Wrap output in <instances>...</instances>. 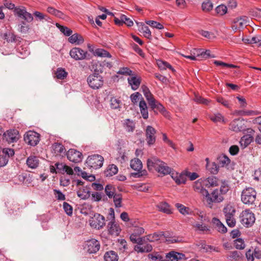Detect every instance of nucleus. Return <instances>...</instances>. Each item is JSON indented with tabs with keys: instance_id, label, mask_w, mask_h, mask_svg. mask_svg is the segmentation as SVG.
<instances>
[{
	"instance_id": "f257e3e1",
	"label": "nucleus",
	"mask_w": 261,
	"mask_h": 261,
	"mask_svg": "<svg viewBox=\"0 0 261 261\" xmlns=\"http://www.w3.org/2000/svg\"><path fill=\"white\" fill-rule=\"evenodd\" d=\"M147 165L149 170H155L163 175L170 174L171 172V168L156 156H152L148 159L147 161Z\"/></svg>"
},
{
	"instance_id": "f03ea898",
	"label": "nucleus",
	"mask_w": 261,
	"mask_h": 261,
	"mask_svg": "<svg viewBox=\"0 0 261 261\" xmlns=\"http://www.w3.org/2000/svg\"><path fill=\"white\" fill-rule=\"evenodd\" d=\"M95 73L90 74L87 78V82L89 86L93 89H97L100 88L103 83L102 77L99 74V73L102 72L101 68L94 69Z\"/></svg>"
},
{
	"instance_id": "7ed1b4c3",
	"label": "nucleus",
	"mask_w": 261,
	"mask_h": 261,
	"mask_svg": "<svg viewBox=\"0 0 261 261\" xmlns=\"http://www.w3.org/2000/svg\"><path fill=\"white\" fill-rule=\"evenodd\" d=\"M203 199L206 202L207 206L211 208L214 203H220L224 200V197L221 195L218 189H215L211 193H209L207 191Z\"/></svg>"
},
{
	"instance_id": "20e7f679",
	"label": "nucleus",
	"mask_w": 261,
	"mask_h": 261,
	"mask_svg": "<svg viewBox=\"0 0 261 261\" xmlns=\"http://www.w3.org/2000/svg\"><path fill=\"white\" fill-rule=\"evenodd\" d=\"M256 192L251 187H247L244 189L241 194V201L245 204H253L256 199Z\"/></svg>"
},
{
	"instance_id": "39448f33",
	"label": "nucleus",
	"mask_w": 261,
	"mask_h": 261,
	"mask_svg": "<svg viewBox=\"0 0 261 261\" xmlns=\"http://www.w3.org/2000/svg\"><path fill=\"white\" fill-rule=\"evenodd\" d=\"M130 166L133 170L137 171L136 172H133L131 173L132 176L138 178L147 175V171L145 170H142V163L141 160L139 159H134L132 160Z\"/></svg>"
},
{
	"instance_id": "423d86ee",
	"label": "nucleus",
	"mask_w": 261,
	"mask_h": 261,
	"mask_svg": "<svg viewBox=\"0 0 261 261\" xmlns=\"http://www.w3.org/2000/svg\"><path fill=\"white\" fill-rule=\"evenodd\" d=\"M240 222L246 227H251L255 222L254 214L250 210L243 211L240 216Z\"/></svg>"
},
{
	"instance_id": "0eeeda50",
	"label": "nucleus",
	"mask_w": 261,
	"mask_h": 261,
	"mask_svg": "<svg viewBox=\"0 0 261 261\" xmlns=\"http://www.w3.org/2000/svg\"><path fill=\"white\" fill-rule=\"evenodd\" d=\"M103 158L99 154H93L89 156L86 160V164L91 168L98 169L102 167Z\"/></svg>"
},
{
	"instance_id": "6e6552de",
	"label": "nucleus",
	"mask_w": 261,
	"mask_h": 261,
	"mask_svg": "<svg viewBox=\"0 0 261 261\" xmlns=\"http://www.w3.org/2000/svg\"><path fill=\"white\" fill-rule=\"evenodd\" d=\"M245 122L242 118L234 119L229 124V129L236 133L245 131L247 129Z\"/></svg>"
},
{
	"instance_id": "1a4fd4ad",
	"label": "nucleus",
	"mask_w": 261,
	"mask_h": 261,
	"mask_svg": "<svg viewBox=\"0 0 261 261\" xmlns=\"http://www.w3.org/2000/svg\"><path fill=\"white\" fill-rule=\"evenodd\" d=\"M14 14L23 19L29 23L33 20V17L31 13L27 12L26 8L23 6L16 7L14 10Z\"/></svg>"
},
{
	"instance_id": "9d476101",
	"label": "nucleus",
	"mask_w": 261,
	"mask_h": 261,
	"mask_svg": "<svg viewBox=\"0 0 261 261\" xmlns=\"http://www.w3.org/2000/svg\"><path fill=\"white\" fill-rule=\"evenodd\" d=\"M40 135L34 131L30 130L24 135V142L31 145L36 146L39 142Z\"/></svg>"
},
{
	"instance_id": "9b49d317",
	"label": "nucleus",
	"mask_w": 261,
	"mask_h": 261,
	"mask_svg": "<svg viewBox=\"0 0 261 261\" xmlns=\"http://www.w3.org/2000/svg\"><path fill=\"white\" fill-rule=\"evenodd\" d=\"M84 248L89 253H95L100 249V243L94 239L89 240L85 242Z\"/></svg>"
},
{
	"instance_id": "f8f14e48",
	"label": "nucleus",
	"mask_w": 261,
	"mask_h": 261,
	"mask_svg": "<svg viewBox=\"0 0 261 261\" xmlns=\"http://www.w3.org/2000/svg\"><path fill=\"white\" fill-rule=\"evenodd\" d=\"M89 222L91 226L99 229L105 225V218L103 216L99 214H96L89 220Z\"/></svg>"
},
{
	"instance_id": "ddd939ff",
	"label": "nucleus",
	"mask_w": 261,
	"mask_h": 261,
	"mask_svg": "<svg viewBox=\"0 0 261 261\" xmlns=\"http://www.w3.org/2000/svg\"><path fill=\"white\" fill-rule=\"evenodd\" d=\"M87 51L79 47H74L70 51V57L75 60H82L86 58Z\"/></svg>"
},
{
	"instance_id": "4468645a",
	"label": "nucleus",
	"mask_w": 261,
	"mask_h": 261,
	"mask_svg": "<svg viewBox=\"0 0 261 261\" xmlns=\"http://www.w3.org/2000/svg\"><path fill=\"white\" fill-rule=\"evenodd\" d=\"M156 130L151 126L148 125L145 130L146 140L149 146L152 145L155 142Z\"/></svg>"
},
{
	"instance_id": "2eb2a0df",
	"label": "nucleus",
	"mask_w": 261,
	"mask_h": 261,
	"mask_svg": "<svg viewBox=\"0 0 261 261\" xmlns=\"http://www.w3.org/2000/svg\"><path fill=\"white\" fill-rule=\"evenodd\" d=\"M67 159L71 162L79 163L82 161V153L74 149H69L67 153Z\"/></svg>"
},
{
	"instance_id": "dca6fc26",
	"label": "nucleus",
	"mask_w": 261,
	"mask_h": 261,
	"mask_svg": "<svg viewBox=\"0 0 261 261\" xmlns=\"http://www.w3.org/2000/svg\"><path fill=\"white\" fill-rule=\"evenodd\" d=\"M247 18L245 16L235 18L232 26V29L236 30L243 28L247 23Z\"/></svg>"
},
{
	"instance_id": "f3484780",
	"label": "nucleus",
	"mask_w": 261,
	"mask_h": 261,
	"mask_svg": "<svg viewBox=\"0 0 261 261\" xmlns=\"http://www.w3.org/2000/svg\"><path fill=\"white\" fill-rule=\"evenodd\" d=\"M108 229L110 234L115 236H118L121 231L119 225L115 221H110L108 223Z\"/></svg>"
},
{
	"instance_id": "a211bd4d",
	"label": "nucleus",
	"mask_w": 261,
	"mask_h": 261,
	"mask_svg": "<svg viewBox=\"0 0 261 261\" xmlns=\"http://www.w3.org/2000/svg\"><path fill=\"white\" fill-rule=\"evenodd\" d=\"M19 138V132L16 129L7 130L6 139L8 142L13 143L16 142Z\"/></svg>"
},
{
	"instance_id": "6ab92c4d",
	"label": "nucleus",
	"mask_w": 261,
	"mask_h": 261,
	"mask_svg": "<svg viewBox=\"0 0 261 261\" xmlns=\"http://www.w3.org/2000/svg\"><path fill=\"white\" fill-rule=\"evenodd\" d=\"M203 180L200 179L195 181L193 185V188L195 192L200 193L203 197L207 190L203 188Z\"/></svg>"
},
{
	"instance_id": "aec40b11",
	"label": "nucleus",
	"mask_w": 261,
	"mask_h": 261,
	"mask_svg": "<svg viewBox=\"0 0 261 261\" xmlns=\"http://www.w3.org/2000/svg\"><path fill=\"white\" fill-rule=\"evenodd\" d=\"M127 81L128 84L131 86L132 89L134 90H137L141 84V79L135 76L128 77Z\"/></svg>"
},
{
	"instance_id": "412c9836",
	"label": "nucleus",
	"mask_w": 261,
	"mask_h": 261,
	"mask_svg": "<svg viewBox=\"0 0 261 261\" xmlns=\"http://www.w3.org/2000/svg\"><path fill=\"white\" fill-rule=\"evenodd\" d=\"M139 31L140 33L143 34V36L145 38L150 40L151 39V33L147 26L145 25L142 23H141L140 25H139Z\"/></svg>"
},
{
	"instance_id": "4be33fe9",
	"label": "nucleus",
	"mask_w": 261,
	"mask_h": 261,
	"mask_svg": "<svg viewBox=\"0 0 261 261\" xmlns=\"http://www.w3.org/2000/svg\"><path fill=\"white\" fill-rule=\"evenodd\" d=\"M242 257V254L238 251H230L227 255V259L230 261H239Z\"/></svg>"
},
{
	"instance_id": "5701e85b",
	"label": "nucleus",
	"mask_w": 261,
	"mask_h": 261,
	"mask_svg": "<svg viewBox=\"0 0 261 261\" xmlns=\"http://www.w3.org/2000/svg\"><path fill=\"white\" fill-rule=\"evenodd\" d=\"M39 161L38 158L35 156H30L27 160V164L28 167L32 169L36 168L39 165Z\"/></svg>"
},
{
	"instance_id": "b1692460",
	"label": "nucleus",
	"mask_w": 261,
	"mask_h": 261,
	"mask_svg": "<svg viewBox=\"0 0 261 261\" xmlns=\"http://www.w3.org/2000/svg\"><path fill=\"white\" fill-rule=\"evenodd\" d=\"M223 213L225 216V218H232L234 217V214L236 213V210L233 206L231 205L227 204L223 208Z\"/></svg>"
},
{
	"instance_id": "393cba45",
	"label": "nucleus",
	"mask_w": 261,
	"mask_h": 261,
	"mask_svg": "<svg viewBox=\"0 0 261 261\" xmlns=\"http://www.w3.org/2000/svg\"><path fill=\"white\" fill-rule=\"evenodd\" d=\"M104 259L105 261H118V255L115 251L110 250L105 253Z\"/></svg>"
},
{
	"instance_id": "a878e982",
	"label": "nucleus",
	"mask_w": 261,
	"mask_h": 261,
	"mask_svg": "<svg viewBox=\"0 0 261 261\" xmlns=\"http://www.w3.org/2000/svg\"><path fill=\"white\" fill-rule=\"evenodd\" d=\"M203 185L208 187H215L218 185V179L214 176L209 177L203 181Z\"/></svg>"
},
{
	"instance_id": "bb28decb",
	"label": "nucleus",
	"mask_w": 261,
	"mask_h": 261,
	"mask_svg": "<svg viewBox=\"0 0 261 261\" xmlns=\"http://www.w3.org/2000/svg\"><path fill=\"white\" fill-rule=\"evenodd\" d=\"M164 236V232L158 231L150 234L145 237L146 239L149 242H155L160 240Z\"/></svg>"
},
{
	"instance_id": "cd10ccee",
	"label": "nucleus",
	"mask_w": 261,
	"mask_h": 261,
	"mask_svg": "<svg viewBox=\"0 0 261 261\" xmlns=\"http://www.w3.org/2000/svg\"><path fill=\"white\" fill-rule=\"evenodd\" d=\"M149 105L152 110H154L156 109L160 112L162 113L164 115H165V113L167 112L163 106L157 101L155 99H154L153 101H151Z\"/></svg>"
},
{
	"instance_id": "c85d7f7f",
	"label": "nucleus",
	"mask_w": 261,
	"mask_h": 261,
	"mask_svg": "<svg viewBox=\"0 0 261 261\" xmlns=\"http://www.w3.org/2000/svg\"><path fill=\"white\" fill-rule=\"evenodd\" d=\"M123 125L127 132H133L135 128V123L129 119L124 120Z\"/></svg>"
},
{
	"instance_id": "c756f323",
	"label": "nucleus",
	"mask_w": 261,
	"mask_h": 261,
	"mask_svg": "<svg viewBox=\"0 0 261 261\" xmlns=\"http://www.w3.org/2000/svg\"><path fill=\"white\" fill-rule=\"evenodd\" d=\"M139 107L143 118L147 119L148 117V109L146 103L143 99L140 101Z\"/></svg>"
},
{
	"instance_id": "7c9ffc66",
	"label": "nucleus",
	"mask_w": 261,
	"mask_h": 261,
	"mask_svg": "<svg viewBox=\"0 0 261 261\" xmlns=\"http://www.w3.org/2000/svg\"><path fill=\"white\" fill-rule=\"evenodd\" d=\"M212 223L217 227L218 231L223 233H225L227 231L226 227L218 219L214 218L212 219Z\"/></svg>"
},
{
	"instance_id": "2f4dec72",
	"label": "nucleus",
	"mask_w": 261,
	"mask_h": 261,
	"mask_svg": "<svg viewBox=\"0 0 261 261\" xmlns=\"http://www.w3.org/2000/svg\"><path fill=\"white\" fill-rule=\"evenodd\" d=\"M4 39L8 42H19L21 38L18 37H16L14 34L12 33L9 32L5 33L4 36Z\"/></svg>"
},
{
	"instance_id": "473e14b6",
	"label": "nucleus",
	"mask_w": 261,
	"mask_h": 261,
	"mask_svg": "<svg viewBox=\"0 0 261 261\" xmlns=\"http://www.w3.org/2000/svg\"><path fill=\"white\" fill-rule=\"evenodd\" d=\"M232 114L235 116H252L256 115L257 113L252 110H235Z\"/></svg>"
},
{
	"instance_id": "72a5a7b5",
	"label": "nucleus",
	"mask_w": 261,
	"mask_h": 261,
	"mask_svg": "<svg viewBox=\"0 0 261 261\" xmlns=\"http://www.w3.org/2000/svg\"><path fill=\"white\" fill-rule=\"evenodd\" d=\"M142 89L143 94L146 98L148 104L149 105L151 101H153L155 99L154 98L149 89L146 86H143L142 87Z\"/></svg>"
},
{
	"instance_id": "f704fd0d",
	"label": "nucleus",
	"mask_w": 261,
	"mask_h": 261,
	"mask_svg": "<svg viewBox=\"0 0 261 261\" xmlns=\"http://www.w3.org/2000/svg\"><path fill=\"white\" fill-rule=\"evenodd\" d=\"M209 117L210 119L215 123L221 122L224 123L226 122L223 116L220 113H217L213 115H211Z\"/></svg>"
},
{
	"instance_id": "c9c22d12",
	"label": "nucleus",
	"mask_w": 261,
	"mask_h": 261,
	"mask_svg": "<svg viewBox=\"0 0 261 261\" xmlns=\"http://www.w3.org/2000/svg\"><path fill=\"white\" fill-rule=\"evenodd\" d=\"M94 55L95 56L102 58H111L112 57L111 54L108 51L102 48H97L95 49V51L94 52Z\"/></svg>"
},
{
	"instance_id": "e433bc0d",
	"label": "nucleus",
	"mask_w": 261,
	"mask_h": 261,
	"mask_svg": "<svg viewBox=\"0 0 261 261\" xmlns=\"http://www.w3.org/2000/svg\"><path fill=\"white\" fill-rule=\"evenodd\" d=\"M252 141L253 137L250 135H244L241 138L240 143L242 146L245 147L250 144Z\"/></svg>"
},
{
	"instance_id": "4c0bfd02",
	"label": "nucleus",
	"mask_w": 261,
	"mask_h": 261,
	"mask_svg": "<svg viewBox=\"0 0 261 261\" xmlns=\"http://www.w3.org/2000/svg\"><path fill=\"white\" fill-rule=\"evenodd\" d=\"M118 172L117 167L114 165H110L105 171V174L106 176H112L116 174Z\"/></svg>"
},
{
	"instance_id": "58836bf2",
	"label": "nucleus",
	"mask_w": 261,
	"mask_h": 261,
	"mask_svg": "<svg viewBox=\"0 0 261 261\" xmlns=\"http://www.w3.org/2000/svg\"><path fill=\"white\" fill-rule=\"evenodd\" d=\"M206 168L207 170L213 174H216L219 171V166L215 162L211 164H206Z\"/></svg>"
},
{
	"instance_id": "ea45409f",
	"label": "nucleus",
	"mask_w": 261,
	"mask_h": 261,
	"mask_svg": "<svg viewBox=\"0 0 261 261\" xmlns=\"http://www.w3.org/2000/svg\"><path fill=\"white\" fill-rule=\"evenodd\" d=\"M105 191L106 195L109 198H112L115 196L116 189L112 185H108L106 186Z\"/></svg>"
},
{
	"instance_id": "a19ab883",
	"label": "nucleus",
	"mask_w": 261,
	"mask_h": 261,
	"mask_svg": "<svg viewBox=\"0 0 261 261\" xmlns=\"http://www.w3.org/2000/svg\"><path fill=\"white\" fill-rule=\"evenodd\" d=\"M159 210L164 213L169 214L171 213V211L169 205L165 202H161L158 205Z\"/></svg>"
},
{
	"instance_id": "79ce46f5",
	"label": "nucleus",
	"mask_w": 261,
	"mask_h": 261,
	"mask_svg": "<svg viewBox=\"0 0 261 261\" xmlns=\"http://www.w3.org/2000/svg\"><path fill=\"white\" fill-rule=\"evenodd\" d=\"M218 161L221 167H225L228 165L230 162V159L225 155H222L218 158Z\"/></svg>"
},
{
	"instance_id": "37998d69",
	"label": "nucleus",
	"mask_w": 261,
	"mask_h": 261,
	"mask_svg": "<svg viewBox=\"0 0 261 261\" xmlns=\"http://www.w3.org/2000/svg\"><path fill=\"white\" fill-rule=\"evenodd\" d=\"M53 148L54 150L55 151V152L57 154L64 153L65 151V147L61 143H54L53 145Z\"/></svg>"
},
{
	"instance_id": "c03bdc74",
	"label": "nucleus",
	"mask_w": 261,
	"mask_h": 261,
	"mask_svg": "<svg viewBox=\"0 0 261 261\" xmlns=\"http://www.w3.org/2000/svg\"><path fill=\"white\" fill-rule=\"evenodd\" d=\"M113 202L116 208L121 207L122 206V195L121 194H115V196L112 197Z\"/></svg>"
},
{
	"instance_id": "a18cd8bd",
	"label": "nucleus",
	"mask_w": 261,
	"mask_h": 261,
	"mask_svg": "<svg viewBox=\"0 0 261 261\" xmlns=\"http://www.w3.org/2000/svg\"><path fill=\"white\" fill-rule=\"evenodd\" d=\"M157 64H158V65L159 68L161 70H164V69H166V68H169V69L171 70L172 71H174V70L172 68V66L170 64H169L168 63H167L165 61L159 60L158 61Z\"/></svg>"
},
{
	"instance_id": "49530a36",
	"label": "nucleus",
	"mask_w": 261,
	"mask_h": 261,
	"mask_svg": "<svg viewBox=\"0 0 261 261\" xmlns=\"http://www.w3.org/2000/svg\"><path fill=\"white\" fill-rule=\"evenodd\" d=\"M27 22L25 21H21L18 24V31L21 33L25 34L30 30V27L27 24Z\"/></svg>"
},
{
	"instance_id": "de8ad7c7",
	"label": "nucleus",
	"mask_w": 261,
	"mask_h": 261,
	"mask_svg": "<svg viewBox=\"0 0 261 261\" xmlns=\"http://www.w3.org/2000/svg\"><path fill=\"white\" fill-rule=\"evenodd\" d=\"M56 75L57 79L63 80L66 77L67 72L63 68H58L56 71Z\"/></svg>"
},
{
	"instance_id": "09e8293b",
	"label": "nucleus",
	"mask_w": 261,
	"mask_h": 261,
	"mask_svg": "<svg viewBox=\"0 0 261 261\" xmlns=\"http://www.w3.org/2000/svg\"><path fill=\"white\" fill-rule=\"evenodd\" d=\"M146 23L153 28L159 30L164 29V27L161 23L154 20H147L146 21Z\"/></svg>"
},
{
	"instance_id": "8fccbe9b",
	"label": "nucleus",
	"mask_w": 261,
	"mask_h": 261,
	"mask_svg": "<svg viewBox=\"0 0 261 261\" xmlns=\"http://www.w3.org/2000/svg\"><path fill=\"white\" fill-rule=\"evenodd\" d=\"M175 206L178 210L179 212L182 215H187L189 214V208L184 205L177 203Z\"/></svg>"
},
{
	"instance_id": "3c124183",
	"label": "nucleus",
	"mask_w": 261,
	"mask_h": 261,
	"mask_svg": "<svg viewBox=\"0 0 261 261\" xmlns=\"http://www.w3.org/2000/svg\"><path fill=\"white\" fill-rule=\"evenodd\" d=\"M213 4L210 1H206L202 4V9L205 12H209L212 10Z\"/></svg>"
},
{
	"instance_id": "603ef678",
	"label": "nucleus",
	"mask_w": 261,
	"mask_h": 261,
	"mask_svg": "<svg viewBox=\"0 0 261 261\" xmlns=\"http://www.w3.org/2000/svg\"><path fill=\"white\" fill-rule=\"evenodd\" d=\"M57 27L60 29V31L65 35L69 36L71 35L72 31L71 29L66 27L62 26L59 24H57Z\"/></svg>"
},
{
	"instance_id": "864d4df0",
	"label": "nucleus",
	"mask_w": 261,
	"mask_h": 261,
	"mask_svg": "<svg viewBox=\"0 0 261 261\" xmlns=\"http://www.w3.org/2000/svg\"><path fill=\"white\" fill-rule=\"evenodd\" d=\"M227 7L224 5H220L216 8V12L220 15H223L227 13Z\"/></svg>"
},
{
	"instance_id": "5fc2aeb1",
	"label": "nucleus",
	"mask_w": 261,
	"mask_h": 261,
	"mask_svg": "<svg viewBox=\"0 0 261 261\" xmlns=\"http://www.w3.org/2000/svg\"><path fill=\"white\" fill-rule=\"evenodd\" d=\"M111 107L113 109H117L120 107L121 101L118 99L113 97L111 99Z\"/></svg>"
},
{
	"instance_id": "6e6d98bb",
	"label": "nucleus",
	"mask_w": 261,
	"mask_h": 261,
	"mask_svg": "<svg viewBox=\"0 0 261 261\" xmlns=\"http://www.w3.org/2000/svg\"><path fill=\"white\" fill-rule=\"evenodd\" d=\"M121 20L123 21V24L125 23L128 27H132L134 24L133 20L124 14H121Z\"/></svg>"
},
{
	"instance_id": "4d7b16f0",
	"label": "nucleus",
	"mask_w": 261,
	"mask_h": 261,
	"mask_svg": "<svg viewBox=\"0 0 261 261\" xmlns=\"http://www.w3.org/2000/svg\"><path fill=\"white\" fill-rule=\"evenodd\" d=\"M234 247L238 249H243L245 248V245L244 241L241 239H237L234 240Z\"/></svg>"
},
{
	"instance_id": "13d9d810",
	"label": "nucleus",
	"mask_w": 261,
	"mask_h": 261,
	"mask_svg": "<svg viewBox=\"0 0 261 261\" xmlns=\"http://www.w3.org/2000/svg\"><path fill=\"white\" fill-rule=\"evenodd\" d=\"M117 73V74L124 75H131L132 74V71L127 67H122L119 69Z\"/></svg>"
},
{
	"instance_id": "bf43d9fd",
	"label": "nucleus",
	"mask_w": 261,
	"mask_h": 261,
	"mask_svg": "<svg viewBox=\"0 0 261 261\" xmlns=\"http://www.w3.org/2000/svg\"><path fill=\"white\" fill-rule=\"evenodd\" d=\"M35 18L37 20H39L40 21H42L43 19L47 20L48 17L47 15H44L42 13L39 11H35L33 13Z\"/></svg>"
},
{
	"instance_id": "052dcab7",
	"label": "nucleus",
	"mask_w": 261,
	"mask_h": 261,
	"mask_svg": "<svg viewBox=\"0 0 261 261\" xmlns=\"http://www.w3.org/2000/svg\"><path fill=\"white\" fill-rule=\"evenodd\" d=\"M178 255H179L178 252L171 251L167 254L166 257L169 261H178L177 257Z\"/></svg>"
},
{
	"instance_id": "680f3d73",
	"label": "nucleus",
	"mask_w": 261,
	"mask_h": 261,
	"mask_svg": "<svg viewBox=\"0 0 261 261\" xmlns=\"http://www.w3.org/2000/svg\"><path fill=\"white\" fill-rule=\"evenodd\" d=\"M119 249L122 251H125L127 249V242L125 240L121 239H118Z\"/></svg>"
},
{
	"instance_id": "e2e57ef3",
	"label": "nucleus",
	"mask_w": 261,
	"mask_h": 261,
	"mask_svg": "<svg viewBox=\"0 0 261 261\" xmlns=\"http://www.w3.org/2000/svg\"><path fill=\"white\" fill-rule=\"evenodd\" d=\"M130 240L133 243H137L139 245L142 244V238L136 236L132 233L130 236Z\"/></svg>"
},
{
	"instance_id": "0e129e2a",
	"label": "nucleus",
	"mask_w": 261,
	"mask_h": 261,
	"mask_svg": "<svg viewBox=\"0 0 261 261\" xmlns=\"http://www.w3.org/2000/svg\"><path fill=\"white\" fill-rule=\"evenodd\" d=\"M216 100L218 102L221 103L223 106L227 108H230V102L228 100H226L222 97H218L216 98Z\"/></svg>"
},
{
	"instance_id": "69168bd1",
	"label": "nucleus",
	"mask_w": 261,
	"mask_h": 261,
	"mask_svg": "<svg viewBox=\"0 0 261 261\" xmlns=\"http://www.w3.org/2000/svg\"><path fill=\"white\" fill-rule=\"evenodd\" d=\"M229 190V187L227 184L226 182H223L221 186L220 189L219 190L220 191V193L222 196L227 193V192Z\"/></svg>"
},
{
	"instance_id": "338daca9",
	"label": "nucleus",
	"mask_w": 261,
	"mask_h": 261,
	"mask_svg": "<svg viewBox=\"0 0 261 261\" xmlns=\"http://www.w3.org/2000/svg\"><path fill=\"white\" fill-rule=\"evenodd\" d=\"M2 152L3 154H5V157L7 158V160L9 157L12 156L14 154V150L11 148H4Z\"/></svg>"
},
{
	"instance_id": "774afa93",
	"label": "nucleus",
	"mask_w": 261,
	"mask_h": 261,
	"mask_svg": "<svg viewBox=\"0 0 261 261\" xmlns=\"http://www.w3.org/2000/svg\"><path fill=\"white\" fill-rule=\"evenodd\" d=\"M63 208L65 213L68 215L71 216L72 214V207L68 203L64 202L63 203Z\"/></svg>"
}]
</instances>
